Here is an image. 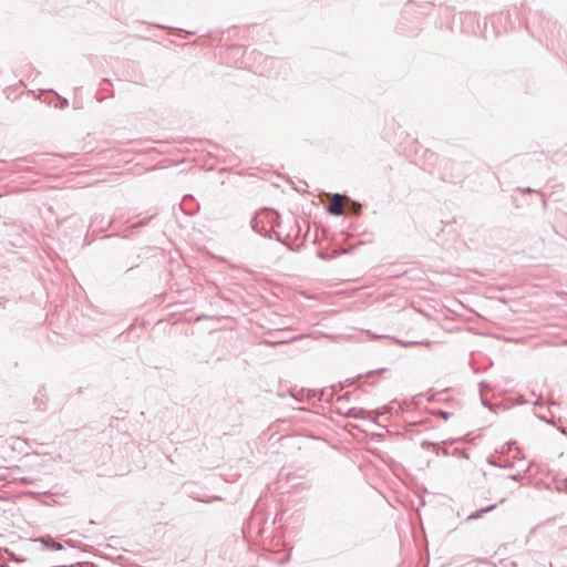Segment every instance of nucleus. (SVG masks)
<instances>
[{
  "label": "nucleus",
  "mask_w": 567,
  "mask_h": 567,
  "mask_svg": "<svg viewBox=\"0 0 567 567\" xmlns=\"http://www.w3.org/2000/svg\"><path fill=\"white\" fill-rule=\"evenodd\" d=\"M482 403H483V405H485V406L487 405L484 399H482Z\"/></svg>",
  "instance_id": "obj_24"
},
{
  "label": "nucleus",
  "mask_w": 567,
  "mask_h": 567,
  "mask_svg": "<svg viewBox=\"0 0 567 567\" xmlns=\"http://www.w3.org/2000/svg\"><path fill=\"white\" fill-rule=\"evenodd\" d=\"M61 104H62V105H61V107H65V106H68V105H69V101H68L66 99H63V100L61 101Z\"/></svg>",
  "instance_id": "obj_17"
},
{
  "label": "nucleus",
  "mask_w": 567,
  "mask_h": 567,
  "mask_svg": "<svg viewBox=\"0 0 567 567\" xmlns=\"http://www.w3.org/2000/svg\"><path fill=\"white\" fill-rule=\"evenodd\" d=\"M506 501V498H502L498 503L503 504Z\"/></svg>",
  "instance_id": "obj_23"
},
{
  "label": "nucleus",
  "mask_w": 567,
  "mask_h": 567,
  "mask_svg": "<svg viewBox=\"0 0 567 567\" xmlns=\"http://www.w3.org/2000/svg\"><path fill=\"white\" fill-rule=\"evenodd\" d=\"M192 199H193L192 196L186 195L184 197V200H183V204H182V208H183L184 213L187 214V215H193V214H195L198 210V206L197 205H195L194 208H185L184 207V205L187 203V200H192Z\"/></svg>",
  "instance_id": "obj_6"
},
{
  "label": "nucleus",
  "mask_w": 567,
  "mask_h": 567,
  "mask_svg": "<svg viewBox=\"0 0 567 567\" xmlns=\"http://www.w3.org/2000/svg\"><path fill=\"white\" fill-rule=\"evenodd\" d=\"M425 444H431V443L429 441H423L422 445H425Z\"/></svg>",
  "instance_id": "obj_22"
},
{
  "label": "nucleus",
  "mask_w": 567,
  "mask_h": 567,
  "mask_svg": "<svg viewBox=\"0 0 567 567\" xmlns=\"http://www.w3.org/2000/svg\"><path fill=\"white\" fill-rule=\"evenodd\" d=\"M280 215L270 208H262L250 220V226L254 231L265 238H271V231L276 226H279Z\"/></svg>",
  "instance_id": "obj_1"
},
{
  "label": "nucleus",
  "mask_w": 567,
  "mask_h": 567,
  "mask_svg": "<svg viewBox=\"0 0 567 567\" xmlns=\"http://www.w3.org/2000/svg\"><path fill=\"white\" fill-rule=\"evenodd\" d=\"M525 473H526V471L524 473L512 474L508 476V478L518 482L525 477Z\"/></svg>",
  "instance_id": "obj_11"
},
{
  "label": "nucleus",
  "mask_w": 567,
  "mask_h": 567,
  "mask_svg": "<svg viewBox=\"0 0 567 567\" xmlns=\"http://www.w3.org/2000/svg\"><path fill=\"white\" fill-rule=\"evenodd\" d=\"M349 208L353 214L359 215L361 213L362 206L358 202L350 200Z\"/></svg>",
  "instance_id": "obj_7"
},
{
  "label": "nucleus",
  "mask_w": 567,
  "mask_h": 567,
  "mask_svg": "<svg viewBox=\"0 0 567 567\" xmlns=\"http://www.w3.org/2000/svg\"><path fill=\"white\" fill-rule=\"evenodd\" d=\"M496 506H497V504H493V505L486 506V507H484V508H481V509H478V511H476V512H474V513L470 514V515L467 516V520L478 519V518H481V517L483 516V514H485V513H489V512H492L493 509H495V508H496Z\"/></svg>",
  "instance_id": "obj_4"
},
{
  "label": "nucleus",
  "mask_w": 567,
  "mask_h": 567,
  "mask_svg": "<svg viewBox=\"0 0 567 567\" xmlns=\"http://www.w3.org/2000/svg\"><path fill=\"white\" fill-rule=\"evenodd\" d=\"M515 443V441H509L508 443H506V446L502 447V452L509 451Z\"/></svg>",
  "instance_id": "obj_13"
},
{
  "label": "nucleus",
  "mask_w": 567,
  "mask_h": 567,
  "mask_svg": "<svg viewBox=\"0 0 567 567\" xmlns=\"http://www.w3.org/2000/svg\"><path fill=\"white\" fill-rule=\"evenodd\" d=\"M327 212L332 216H342L344 214L343 195L339 193L333 194Z\"/></svg>",
  "instance_id": "obj_2"
},
{
  "label": "nucleus",
  "mask_w": 567,
  "mask_h": 567,
  "mask_svg": "<svg viewBox=\"0 0 567 567\" xmlns=\"http://www.w3.org/2000/svg\"><path fill=\"white\" fill-rule=\"evenodd\" d=\"M385 369H379V370H371L368 372V374H374V373H381L383 372Z\"/></svg>",
  "instance_id": "obj_16"
},
{
  "label": "nucleus",
  "mask_w": 567,
  "mask_h": 567,
  "mask_svg": "<svg viewBox=\"0 0 567 567\" xmlns=\"http://www.w3.org/2000/svg\"><path fill=\"white\" fill-rule=\"evenodd\" d=\"M485 386H487V384H486L484 381L480 382V388H481V390H482L483 388H485Z\"/></svg>",
  "instance_id": "obj_19"
},
{
  "label": "nucleus",
  "mask_w": 567,
  "mask_h": 567,
  "mask_svg": "<svg viewBox=\"0 0 567 567\" xmlns=\"http://www.w3.org/2000/svg\"><path fill=\"white\" fill-rule=\"evenodd\" d=\"M347 398H348V395L340 396V398H338V402H341L342 400H344Z\"/></svg>",
  "instance_id": "obj_20"
},
{
  "label": "nucleus",
  "mask_w": 567,
  "mask_h": 567,
  "mask_svg": "<svg viewBox=\"0 0 567 567\" xmlns=\"http://www.w3.org/2000/svg\"><path fill=\"white\" fill-rule=\"evenodd\" d=\"M276 239L282 244L286 245V243L281 239L280 235L279 234H276Z\"/></svg>",
  "instance_id": "obj_18"
},
{
  "label": "nucleus",
  "mask_w": 567,
  "mask_h": 567,
  "mask_svg": "<svg viewBox=\"0 0 567 567\" xmlns=\"http://www.w3.org/2000/svg\"><path fill=\"white\" fill-rule=\"evenodd\" d=\"M488 462H489V464H492V465L499 466V467H504V468H511V467H513V465H514V463H513V462H507V463H505V464H496L493 460H489Z\"/></svg>",
  "instance_id": "obj_10"
},
{
  "label": "nucleus",
  "mask_w": 567,
  "mask_h": 567,
  "mask_svg": "<svg viewBox=\"0 0 567 567\" xmlns=\"http://www.w3.org/2000/svg\"><path fill=\"white\" fill-rule=\"evenodd\" d=\"M433 414L442 417L443 420H447L452 415L451 412L443 411V410H437V411L433 412Z\"/></svg>",
  "instance_id": "obj_9"
},
{
  "label": "nucleus",
  "mask_w": 567,
  "mask_h": 567,
  "mask_svg": "<svg viewBox=\"0 0 567 567\" xmlns=\"http://www.w3.org/2000/svg\"><path fill=\"white\" fill-rule=\"evenodd\" d=\"M318 257H319L320 259H327V258H328V255H327V254H324V252H322V251H319V252H318Z\"/></svg>",
  "instance_id": "obj_15"
},
{
  "label": "nucleus",
  "mask_w": 567,
  "mask_h": 567,
  "mask_svg": "<svg viewBox=\"0 0 567 567\" xmlns=\"http://www.w3.org/2000/svg\"><path fill=\"white\" fill-rule=\"evenodd\" d=\"M34 542H40L42 543L47 548L49 549H52V550H61L63 549V544H61L60 542H56L54 540L52 537L50 536H41L37 539H34Z\"/></svg>",
  "instance_id": "obj_3"
},
{
  "label": "nucleus",
  "mask_w": 567,
  "mask_h": 567,
  "mask_svg": "<svg viewBox=\"0 0 567 567\" xmlns=\"http://www.w3.org/2000/svg\"><path fill=\"white\" fill-rule=\"evenodd\" d=\"M415 344H424L426 347H430L431 342L430 341H426V342H409V343H403V346H415Z\"/></svg>",
  "instance_id": "obj_12"
},
{
  "label": "nucleus",
  "mask_w": 567,
  "mask_h": 567,
  "mask_svg": "<svg viewBox=\"0 0 567 567\" xmlns=\"http://www.w3.org/2000/svg\"><path fill=\"white\" fill-rule=\"evenodd\" d=\"M154 216H155V214H153V215H152V216H150L148 218H143V219H141V220H138V221L134 223V224L132 225V228H133V229H136V228H138V227H142V226L146 225V224H147V221H148L151 218H153Z\"/></svg>",
  "instance_id": "obj_8"
},
{
  "label": "nucleus",
  "mask_w": 567,
  "mask_h": 567,
  "mask_svg": "<svg viewBox=\"0 0 567 567\" xmlns=\"http://www.w3.org/2000/svg\"><path fill=\"white\" fill-rule=\"evenodd\" d=\"M365 411L363 409L350 408L346 412V416L352 419H364Z\"/></svg>",
  "instance_id": "obj_5"
},
{
  "label": "nucleus",
  "mask_w": 567,
  "mask_h": 567,
  "mask_svg": "<svg viewBox=\"0 0 567 567\" xmlns=\"http://www.w3.org/2000/svg\"><path fill=\"white\" fill-rule=\"evenodd\" d=\"M104 83H110V81L107 79H103L102 82H101V85L104 84Z\"/></svg>",
  "instance_id": "obj_21"
},
{
  "label": "nucleus",
  "mask_w": 567,
  "mask_h": 567,
  "mask_svg": "<svg viewBox=\"0 0 567 567\" xmlns=\"http://www.w3.org/2000/svg\"><path fill=\"white\" fill-rule=\"evenodd\" d=\"M220 499H221V497H220V496H213V497H212V498H209V499H200V498H197V501H199V502H205V503H210V502H213V501H220Z\"/></svg>",
  "instance_id": "obj_14"
}]
</instances>
